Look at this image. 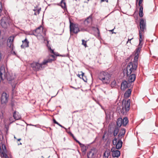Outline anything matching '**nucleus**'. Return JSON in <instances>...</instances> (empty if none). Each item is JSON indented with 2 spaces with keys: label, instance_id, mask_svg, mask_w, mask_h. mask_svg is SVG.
<instances>
[{
  "label": "nucleus",
  "instance_id": "25",
  "mask_svg": "<svg viewBox=\"0 0 158 158\" xmlns=\"http://www.w3.org/2000/svg\"><path fill=\"white\" fill-rule=\"evenodd\" d=\"M128 122V118L127 117L124 118L122 119L123 125V126H125L127 124Z\"/></svg>",
  "mask_w": 158,
  "mask_h": 158
},
{
  "label": "nucleus",
  "instance_id": "18",
  "mask_svg": "<svg viewBox=\"0 0 158 158\" xmlns=\"http://www.w3.org/2000/svg\"><path fill=\"white\" fill-rule=\"evenodd\" d=\"M119 139L116 145V148L117 149H119L121 148L123 143L121 139Z\"/></svg>",
  "mask_w": 158,
  "mask_h": 158
},
{
  "label": "nucleus",
  "instance_id": "32",
  "mask_svg": "<svg viewBox=\"0 0 158 158\" xmlns=\"http://www.w3.org/2000/svg\"><path fill=\"white\" fill-rule=\"evenodd\" d=\"M82 45H84L85 48H86L87 47V46L86 44V43L87 42V41H85L83 39L82 40Z\"/></svg>",
  "mask_w": 158,
  "mask_h": 158
},
{
  "label": "nucleus",
  "instance_id": "33",
  "mask_svg": "<svg viewBox=\"0 0 158 158\" xmlns=\"http://www.w3.org/2000/svg\"><path fill=\"white\" fill-rule=\"evenodd\" d=\"M0 156L2 157H4L5 156V154L4 153V152L2 151L1 148V147L0 146Z\"/></svg>",
  "mask_w": 158,
  "mask_h": 158
},
{
  "label": "nucleus",
  "instance_id": "34",
  "mask_svg": "<svg viewBox=\"0 0 158 158\" xmlns=\"http://www.w3.org/2000/svg\"><path fill=\"white\" fill-rule=\"evenodd\" d=\"M117 139L116 138H114V139L113 140L112 143L114 145H116L117 143L118 142H117Z\"/></svg>",
  "mask_w": 158,
  "mask_h": 158
},
{
  "label": "nucleus",
  "instance_id": "44",
  "mask_svg": "<svg viewBox=\"0 0 158 158\" xmlns=\"http://www.w3.org/2000/svg\"><path fill=\"white\" fill-rule=\"evenodd\" d=\"M81 145H80V144H79V145H80V147L81 148H85V146L84 145L81 143Z\"/></svg>",
  "mask_w": 158,
  "mask_h": 158
},
{
  "label": "nucleus",
  "instance_id": "3",
  "mask_svg": "<svg viewBox=\"0 0 158 158\" xmlns=\"http://www.w3.org/2000/svg\"><path fill=\"white\" fill-rule=\"evenodd\" d=\"M53 60L51 59H44L41 63L37 62H33L31 64V67L35 71H39L43 69L44 67V65H47L48 63H51Z\"/></svg>",
  "mask_w": 158,
  "mask_h": 158
},
{
  "label": "nucleus",
  "instance_id": "54",
  "mask_svg": "<svg viewBox=\"0 0 158 158\" xmlns=\"http://www.w3.org/2000/svg\"><path fill=\"white\" fill-rule=\"evenodd\" d=\"M114 29H113L112 30H110V31H111L112 32V33H113V31H114Z\"/></svg>",
  "mask_w": 158,
  "mask_h": 158
},
{
  "label": "nucleus",
  "instance_id": "22",
  "mask_svg": "<svg viewBox=\"0 0 158 158\" xmlns=\"http://www.w3.org/2000/svg\"><path fill=\"white\" fill-rule=\"evenodd\" d=\"M123 125L122 119V118H118L117 121V125L119 127Z\"/></svg>",
  "mask_w": 158,
  "mask_h": 158
},
{
  "label": "nucleus",
  "instance_id": "16",
  "mask_svg": "<svg viewBox=\"0 0 158 158\" xmlns=\"http://www.w3.org/2000/svg\"><path fill=\"white\" fill-rule=\"evenodd\" d=\"M127 82L126 81H123L121 83V89L123 90H124L127 88Z\"/></svg>",
  "mask_w": 158,
  "mask_h": 158
},
{
  "label": "nucleus",
  "instance_id": "27",
  "mask_svg": "<svg viewBox=\"0 0 158 158\" xmlns=\"http://www.w3.org/2000/svg\"><path fill=\"white\" fill-rule=\"evenodd\" d=\"M84 74V73L81 71L80 72V74H77V76L79 77L80 78H82L84 81L86 82V81H85V79L83 78Z\"/></svg>",
  "mask_w": 158,
  "mask_h": 158
},
{
  "label": "nucleus",
  "instance_id": "58",
  "mask_svg": "<svg viewBox=\"0 0 158 158\" xmlns=\"http://www.w3.org/2000/svg\"><path fill=\"white\" fill-rule=\"evenodd\" d=\"M51 56H52V57H53V58H54V56H53V55H52Z\"/></svg>",
  "mask_w": 158,
  "mask_h": 158
},
{
  "label": "nucleus",
  "instance_id": "55",
  "mask_svg": "<svg viewBox=\"0 0 158 158\" xmlns=\"http://www.w3.org/2000/svg\"><path fill=\"white\" fill-rule=\"evenodd\" d=\"M64 1H65V0H61V2H65Z\"/></svg>",
  "mask_w": 158,
  "mask_h": 158
},
{
  "label": "nucleus",
  "instance_id": "28",
  "mask_svg": "<svg viewBox=\"0 0 158 158\" xmlns=\"http://www.w3.org/2000/svg\"><path fill=\"white\" fill-rule=\"evenodd\" d=\"M7 45L8 47H9L10 48L11 51H12L13 50L14 45L13 43H10L7 42Z\"/></svg>",
  "mask_w": 158,
  "mask_h": 158
},
{
  "label": "nucleus",
  "instance_id": "1",
  "mask_svg": "<svg viewBox=\"0 0 158 158\" xmlns=\"http://www.w3.org/2000/svg\"><path fill=\"white\" fill-rule=\"evenodd\" d=\"M15 76L14 73H6L5 68L3 67H1L0 71V82L2 80L6 79L9 83L11 84V83H13V84L17 82L15 80Z\"/></svg>",
  "mask_w": 158,
  "mask_h": 158
},
{
  "label": "nucleus",
  "instance_id": "46",
  "mask_svg": "<svg viewBox=\"0 0 158 158\" xmlns=\"http://www.w3.org/2000/svg\"><path fill=\"white\" fill-rule=\"evenodd\" d=\"M50 52L51 53H53L54 54H55L54 52V51L51 48H50Z\"/></svg>",
  "mask_w": 158,
  "mask_h": 158
},
{
  "label": "nucleus",
  "instance_id": "43",
  "mask_svg": "<svg viewBox=\"0 0 158 158\" xmlns=\"http://www.w3.org/2000/svg\"><path fill=\"white\" fill-rule=\"evenodd\" d=\"M2 3L0 2V12H1L2 11Z\"/></svg>",
  "mask_w": 158,
  "mask_h": 158
},
{
  "label": "nucleus",
  "instance_id": "2",
  "mask_svg": "<svg viewBox=\"0 0 158 158\" xmlns=\"http://www.w3.org/2000/svg\"><path fill=\"white\" fill-rule=\"evenodd\" d=\"M139 54L135 53L133 63L130 62L128 63L126 70L127 75H129L131 73L134 72L136 69L138 65V59L139 57Z\"/></svg>",
  "mask_w": 158,
  "mask_h": 158
},
{
  "label": "nucleus",
  "instance_id": "13",
  "mask_svg": "<svg viewBox=\"0 0 158 158\" xmlns=\"http://www.w3.org/2000/svg\"><path fill=\"white\" fill-rule=\"evenodd\" d=\"M13 117L15 120H18L21 118V116L19 114V113L16 111H15L13 114Z\"/></svg>",
  "mask_w": 158,
  "mask_h": 158
},
{
  "label": "nucleus",
  "instance_id": "60",
  "mask_svg": "<svg viewBox=\"0 0 158 158\" xmlns=\"http://www.w3.org/2000/svg\"><path fill=\"white\" fill-rule=\"evenodd\" d=\"M30 125H31V126H33V125H31V124H30ZM34 126H35V127H36V125H34Z\"/></svg>",
  "mask_w": 158,
  "mask_h": 158
},
{
  "label": "nucleus",
  "instance_id": "35",
  "mask_svg": "<svg viewBox=\"0 0 158 158\" xmlns=\"http://www.w3.org/2000/svg\"><path fill=\"white\" fill-rule=\"evenodd\" d=\"M143 0H136V3L137 4V3L138 2V5L139 6H140L141 4H142Z\"/></svg>",
  "mask_w": 158,
  "mask_h": 158
},
{
  "label": "nucleus",
  "instance_id": "57",
  "mask_svg": "<svg viewBox=\"0 0 158 158\" xmlns=\"http://www.w3.org/2000/svg\"><path fill=\"white\" fill-rule=\"evenodd\" d=\"M21 140V139H18V140L19 141L20 140Z\"/></svg>",
  "mask_w": 158,
  "mask_h": 158
},
{
  "label": "nucleus",
  "instance_id": "59",
  "mask_svg": "<svg viewBox=\"0 0 158 158\" xmlns=\"http://www.w3.org/2000/svg\"><path fill=\"white\" fill-rule=\"evenodd\" d=\"M78 110H76V111H75L74 112H78Z\"/></svg>",
  "mask_w": 158,
  "mask_h": 158
},
{
  "label": "nucleus",
  "instance_id": "39",
  "mask_svg": "<svg viewBox=\"0 0 158 158\" xmlns=\"http://www.w3.org/2000/svg\"><path fill=\"white\" fill-rule=\"evenodd\" d=\"M71 135L72 136L73 138L74 139V140L76 141V142L78 143L79 144H80V145H81V143L78 141V140H77L74 137L73 135L72 134H71Z\"/></svg>",
  "mask_w": 158,
  "mask_h": 158
},
{
  "label": "nucleus",
  "instance_id": "6",
  "mask_svg": "<svg viewBox=\"0 0 158 158\" xmlns=\"http://www.w3.org/2000/svg\"><path fill=\"white\" fill-rule=\"evenodd\" d=\"M10 20L8 17H4L1 20V24L4 28H7L10 25Z\"/></svg>",
  "mask_w": 158,
  "mask_h": 158
},
{
  "label": "nucleus",
  "instance_id": "56",
  "mask_svg": "<svg viewBox=\"0 0 158 158\" xmlns=\"http://www.w3.org/2000/svg\"><path fill=\"white\" fill-rule=\"evenodd\" d=\"M37 13H36V12H35V13H34V15H37Z\"/></svg>",
  "mask_w": 158,
  "mask_h": 158
},
{
  "label": "nucleus",
  "instance_id": "10",
  "mask_svg": "<svg viewBox=\"0 0 158 158\" xmlns=\"http://www.w3.org/2000/svg\"><path fill=\"white\" fill-rule=\"evenodd\" d=\"M111 152H112V154L114 157H118L120 155V152L119 151L116 150L115 148L113 147L111 149Z\"/></svg>",
  "mask_w": 158,
  "mask_h": 158
},
{
  "label": "nucleus",
  "instance_id": "50",
  "mask_svg": "<svg viewBox=\"0 0 158 158\" xmlns=\"http://www.w3.org/2000/svg\"><path fill=\"white\" fill-rule=\"evenodd\" d=\"M101 2H102L105 1H106V2H108V0H101Z\"/></svg>",
  "mask_w": 158,
  "mask_h": 158
},
{
  "label": "nucleus",
  "instance_id": "51",
  "mask_svg": "<svg viewBox=\"0 0 158 158\" xmlns=\"http://www.w3.org/2000/svg\"><path fill=\"white\" fill-rule=\"evenodd\" d=\"M97 30H98L97 33H98V35H99V34H100V32H99V29L98 28H97Z\"/></svg>",
  "mask_w": 158,
  "mask_h": 158
},
{
  "label": "nucleus",
  "instance_id": "26",
  "mask_svg": "<svg viewBox=\"0 0 158 158\" xmlns=\"http://www.w3.org/2000/svg\"><path fill=\"white\" fill-rule=\"evenodd\" d=\"M119 128L118 127H115L113 131V135L115 136L117 135L119 131Z\"/></svg>",
  "mask_w": 158,
  "mask_h": 158
},
{
  "label": "nucleus",
  "instance_id": "9",
  "mask_svg": "<svg viewBox=\"0 0 158 158\" xmlns=\"http://www.w3.org/2000/svg\"><path fill=\"white\" fill-rule=\"evenodd\" d=\"M140 29L139 31H140L141 32L144 33L146 30V22L145 20L143 19H141L140 20L139 22Z\"/></svg>",
  "mask_w": 158,
  "mask_h": 158
},
{
  "label": "nucleus",
  "instance_id": "29",
  "mask_svg": "<svg viewBox=\"0 0 158 158\" xmlns=\"http://www.w3.org/2000/svg\"><path fill=\"white\" fill-rule=\"evenodd\" d=\"M117 85L116 81L115 80H113L111 84V86L112 88L116 87Z\"/></svg>",
  "mask_w": 158,
  "mask_h": 158
},
{
  "label": "nucleus",
  "instance_id": "48",
  "mask_svg": "<svg viewBox=\"0 0 158 158\" xmlns=\"http://www.w3.org/2000/svg\"><path fill=\"white\" fill-rule=\"evenodd\" d=\"M2 148H3V150H4V149H5V150H6V147H5V145H4V144H3V145H2Z\"/></svg>",
  "mask_w": 158,
  "mask_h": 158
},
{
  "label": "nucleus",
  "instance_id": "63",
  "mask_svg": "<svg viewBox=\"0 0 158 158\" xmlns=\"http://www.w3.org/2000/svg\"><path fill=\"white\" fill-rule=\"evenodd\" d=\"M20 144H22V143H20Z\"/></svg>",
  "mask_w": 158,
  "mask_h": 158
},
{
  "label": "nucleus",
  "instance_id": "8",
  "mask_svg": "<svg viewBox=\"0 0 158 158\" xmlns=\"http://www.w3.org/2000/svg\"><path fill=\"white\" fill-rule=\"evenodd\" d=\"M9 94L5 92H3L1 94L0 100L2 104H6L8 102Z\"/></svg>",
  "mask_w": 158,
  "mask_h": 158
},
{
  "label": "nucleus",
  "instance_id": "45",
  "mask_svg": "<svg viewBox=\"0 0 158 158\" xmlns=\"http://www.w3.org/2000/svg\"><path fill=\"white\" fill-rule=\"evenodd\" d=\"M53 121L54 123L56 124H58V122H57L56 120L55 119H53Z\"/></svg>",
  "mask_w": 158,
  "mask_h": 158
},
{
  "label": "nucleus",
  "instance_id": "12",
  "mask_svg": "<svg viewBox=\"0 0 158 158\" xmlns=\"http://www.w3.org/2000/svg\"><path fill=\"white\" fill-rule=\"evenodd\" d=\"M127 75L128 76L129 75H130L128 78V82L129 83H132L134 82L135 79V74H132L130 75L131 73L129 75H127Z\"/></svg>",
  "mask_w": 158,
  "mask_h": 158
},
{
  "label": "nucleus",
  "instance_id": "21",
  "mask_svg": "<svg viewBox=\"0 0 158 158\" xmlns=\"http://www.w3.org/2000/svg\"><path fill=\"white\" fill-rule=\"evenodd\" d=\"M144 33L143 32H141L140 31H139V44H140L142 41L144 39L143 35V34Z\"/></svg>",
  "mask_w": 158,
  "mask_h": 158
},
{
  "label": "nucleus",
  "instance_id": "17",
  "mask_svg": "<svg viewBox=\"0 0 158 158\" xmlns=\"http://www.w3.org/2000/svg\"><path fill=\"white\" fill-rule=\"evenodd\" d=\"M125 132L126 131L125 129H122L118 135V138L121 139L122 138V137L124 136L125 133Z\"/></svg>",
  "mask_w": 158,
  "mask_h": 158
},
{
  "label": "nucleus",
  "instance_id": "31",
  "mask_svg": "<svg viewBox=\"0 0 158 158\" xmlns=\"http://www.w3.org/2000/svg\"><path fill=\"white\" fill-rule=\"evenodd\" d=\"M60 5L61 7L63 9H65L66 8V3L65 2H60Z\"/></svg>",
  "mask_w": 158,
  "mask_h": 158
},
{
  "label": "nucleus",
  "instance_id": "24",
  "mask_svg": "<svg viewBox=\"0 0 158 158\" xmlns=\"http://www.w3.org/2000/svg\"><path fill=\"white\" fill-rule=\"evenodd\" d=\"M16 35H13L9 37L7 42L10 43H13L14 38H15Z\"/></svg>",
  "mask_w": 158,
  "mask_h": 158
},
{
  "label": "nucleus",
  "instance_id": "5",
  "mask_svg": "<svg viewBox=\"0 0 158 158\" xmlns=\"http://www.w3.org/2000/svg\"><path fill=\"white\" fill-rule=\"evenodd\" d=\"M70 29L71 34L72 32L77 34L81 31H85V29H81L80 30L78 24L73 23L71 22H70Z\"/></svg>",
  "mask_w": 158,
  "mask_h": 158
},
{
  "label": "nucleus",
  "instance_id": "38",
  "mask_svg": "<svg viewBox=\"0 0 158 158\" xmlns=\"http://www.w3.org/2000/svg\"><path fill=\"white\" fill-rule=\"evenodd\" d=\"M71 135L72 136L73 138L74 139V140L76 141V142L78 143L79 144H80V145H81V143L78 141V140H77L74 137L73 135L72 134H71Z\"/></svg>",
  "mask_w": 158,
  "mask_h": 158
},
{
  "label": "nucleus",
  "instance_id": "11",
  "mask_svg": "<svg viewBox=\"0 0 158 158\" xmlns=\"http://www.w3.org/2000/svg\"><path fill=\"white\" fill-rule=\"evenodd\" d=\"M22 42L23 44L21 46L22 48H24L29 47V42L26 38L24 40H23Z\"/></svg>",
  "mask_w": 158,
  "mask_h": 158
},
{
  "label": "nucleus",
  "instance_id": "53",
  "mask_svg": "<svg viewBox=\"0 0 158 158\" xmlns=\"http://www.w3.org/2000/svg\"><path fill=\"white\" fill-rule=\"evenodd\" d=\"M71 87L73 89H77V88H76L74 87H73V86H71Z\"/></svg>",
  "mask_w": 158,
  "mask_h": 158
},
{
  "label": "nucleus",
  "instance_id": "62",
  "mask_svg": "<svg viewBox=\"0 0 158 158\" xmlns=\"http://www.w3.org/2000/svg\"><path fill=\"white\" fill-rule=\"evenodd\" d=\"M14 52V53L15 54V52Z\"/></svg>",
  "mask_w": 158,
  "mask_h": 158
},
{
  "label": "nucleus",
  "instance_id": "19",
  "mask_svg": "<svg viewBox=\"0 0 158 158\" xmlns=\"http://www.w3.org/2000/svg\"><path fill=\"white\" fill-rule=\"evenodd\" d=\"M131 92V89H128L125 92L124 96L125 98L129 97L130 95Z\"/></svg>",
  "mask_w": 158,
  "mask_h": 158
},
{
  "label": "nucleus",
  "instance_id": "37",
  "mask_svg": "<svg viewBox=\"0 0 158 158\" xmlns=\"http://www.w3.org/2000/svg\"><path fill=\"white\" fill-rule=\"evenodd\" d=\"M71 135L72 136L73 138L74 139V140L76 141V142L78 143L79 144H80V145H81V143L78 141V140H77L74 137L73 135L72 134H71Z\"/></svg>",
  "mask_w": 158,
  "mask_h": 158
},
{
  "label": "nucleus",
  "instance_id": "40",
  "mask_svg": "<svg viewBox=\"0 0 158 158\" xmlns=\"http://www.w3.org/2000/svg\"><path fill=\"white\" fill-rule=\"evenodd\" d=\"M139 6L140 7L139 11H143V4H141L140 6Z\"/></svg>",
  "mask_w": 158,
  "mask_h": 158
},
{
  "label": "nucleus",
  "instance_id": "23",
  "mask_svg": "<svg viewBox=\"0 0 158 158\" xmlns=\"http://www.w3.org/2000/svg\"><path fill=\"white\" fill-rule=\"evenodd\" d=\"M110 152L109 150H107L103 154L104 158H108L110 154Z\"/></svg>",
  "mask_w": 158,
  "mask_h": 158
},
{
  "label": "nucleus",
  "instance_id": "61",
  "mask_svg": "<svg viewBox=\"0 0 158 158\" xmlns=\"http://www.w3.org/2000/svg\"><path fill=\"white\" fill-rule=\"evenodd\" d=\"M30 35H34V33H31V34H30Z\"/></svg>",
  "mask_w": 158,
  "mask_h": 158
},
{
  "label": "nucleus",
  "instance_id": "52",
  "mask_svg": "<svg viewBox=\"0 0 158 158\" xmlns=\"http://www.w3.org/2000/svg\"><path fill=\"white\" fill-rule=\"evenodd\" d=\"M36 12L38 14H39L40 13V10H38Z\"/></svg>",
  "mask_w": 158,
  "mask_h": 158
},
{
  "label": "nucleus",
  "instance_id": "15",
  "mask_svg": "<svg viewBox=\"0 0 158 158\" xmlns=\"http://www.w3.org/2000/svg\"><path fill=\"white\" fill-rule=\"evenodd\" d=\"M17 83L13 84V83H11V85L12 86V95L13 96H14L16 95V91L15 90V89L16 87V85Z\"/></svg>",
  "mask_w": 158,
  "mask_h": 158
},
{
  "label": "nucleus",
  "instance_id": "20",
  "mask_svg": "<svg viewBox=\"0 0 158 158\" xmlns=\"http://www.w3.org/2000/svg\"><path fill=\"white\" fill-rule=\"evenodd\" d=\"M43 27L40 26L39 27L37 28L35 30V32L38 34H40L41 33L43 32Z\"/></svg>",
  "mask_w": 158,
  "mask_h": 158
},
{
  "label": "nucleus",
  "instance_id": "47",
  "mask_svg": "<svg viewBox=\"0 0 158 158\" xmlns=\"http://www.w3.org/2000/svg\"><path fill=\"white\" fill-rule=\"evenodd\" d=\"M82 150L83 152H85L86 150V147L84 148H82Z\"/></svg>",
  "mask_w": 158,
  "mask_h": 158
},
{
  "label": "nucleus",
  "instance_id": "4",
  "mask_svg": "<svg viewBox=\"0 0 158 158\" xmlns=\"http://www.w3.org/2000/svg\"><path fill=\"white\" fill-rule=\"evenodd\" d=\"M111 75L107 72L102 71L98 75L99 79L103 84H108L110 82Z\"/></svg>",
  "mask_w": 158,
  "mask_h": 158
},
{
  "label": "nucleus",
  "instance_id": "30",
  "mask_svg": "<svg viewBox=\"0 0 158 158\" xmlns=\"http://www.w3.org/2000/svg\"><path fill=\"white\" fill-rule=\"evenodd\" d=\"M142 45H140V44H139V45L138 47V48L136 49V52L135 53H138L139 54V53L140 52V51L141 50V48H142Z\"/></svg>",
  "mask_w": 158,
  "mask_h": 158
},
{
  "label": "nucleus",
  "instance_id": "64",
  "mask_svg": "<svg viewBox=\"0 0 158 158\" xmlns=\"http://www.w3.org/2000/svg\"><path fill=\"white\" fill-rule=\"evenodd\" d=\"M14 138H15V137H14Z\"/></svg>",
  "mask_w": 158,
  "mask_h": 158
},
{
  "label": "nucleus",
  "instance_id": "7",
  "mask_svg": "<svg viewBox=\"0 0 158 158\" xmlns=\"http://www.w3.org/2000/svg\"><path fill=\"white\" fill-rule=\"evenodd\" d=\"M130 109V100L128 99L127 101H123L122 103V110L123 111L127 112Z\"/></svg>",
  "mask_w": 158,
  "mask_h": 158
},
{
  "label": "nucleus",
  "instance_id": "36",
  "mask_svg": "<svg viewBox=\"0 0 158 158\" xmlns=\"http://www.w3.org/2000/svg\"><path fill=\"white\" fill-rule=\"evenodd\" d=\"M94 155V153H92L91 151H89V152L87 153V156L88 158H89L90 156H93Z\"/></svg>",
  "mask_w": 158,
  "mask_h": 158
},
{
  "label": "nucleus",
  "instance_id": "41",
  "mask_svg": "<svg viewBox=\"0 0 158 158\" xmlns=\"http://www.w3.org/2000/svg\"><path fill=\"white\" fill-rule=\"evenodd\" d=\"M139 16L140 17H142L143 15V11H139Z\"/></svg>",
  "mask_w": 158,
  "mask_h": 158
},
{
  "label": "nucleus",
  "instance_id": "14",
  "mask_svg": "<svg viewBox=\"0 0 158 158\" xmlns=\"http://www.w3.org/2000/svg\"><path fill=\"white\" fill-rule=\"evenodd\" d=\"M92 20V16L91 15H90L87 17L84 22V23L85 26H87L88 24Z\"/></svg>",
  "mask_w": 158,
  "mask_h": 158
},
{
  "label": "nucleus",
  "instance_id": "42",
  "mask_svg": "<svg viewBox=\"0 0 158 158\" xmlns=\"http://www.w3.org/2000/svg\"><path fill=\"white\" fill-rule=\"evenodd\" d=\"M133 39V37H132V38H131V39H130V38H129L128 39V41L127 42V43H128V42H129L130 43H131V40Z\"/></svg>",
  "mask_w": 158,
  "mask_h": 158
},
{
  "label": "nucleus",
  "instance_id": "49",
  "mask_svg": "<svg viewBox=\"0 0 158 158\" xmlns=\"http://www.w3.org/2000/svg\"><path fill=\"white\" fill-rule=\"evenodd\" d=\"M58 125L60 126V127H62V128H64L65 129V128H64L63 126H62L61 125H60V124H59V123H58V124H57Z\"/></svg>",
  "mask_w": 158,
  "mask_h": 158
}]
</instances>
